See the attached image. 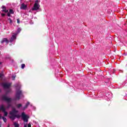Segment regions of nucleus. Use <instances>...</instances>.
<instances>
[{
    "label": "nucleus",
    "instance_id": "obj_1",
    "mask_svg": "<svg viewBox=\"0 0 127 127\" xmlns=\"http://www.w3.org/2000/svg\"><path fill=\"white\" fill-rule=\"evenodd\" d=\"M18 113V111L16 110L15 108H13L10 112V116H9V118L12 120V121H14L16 118V114Z\"/></svg>",
    "mask_w": 127,
    "mask_h": 127
},
{
    "label": "nucleus",
    "instance_id": "obj_2",
    "mask_svg": "<svg viewBox=\"0 0 127 127\" xmlns=\"http://www.w3.org/2000/svg\"><path fill=\"white\" fill-rule=\"evenodd\" d=\"M21 118L24 123H27L28 122V119H29V116L25 115L24 112H22L21 114Z\"/></svg>",
    "mask_w": 127,
    "mask_h": 127
},
{
    "label": "nucleus",
    "instance_id": "obj_3",
    "mask_svg": "<svg viewBox=\"0 0 127 127\" xmlns=\"http://www.w3.org/2000/svg\"><path fill=\"white\" fill-rule=\"evenodd\" d=\"M39 7H40V5H39V2L38 0H37L34 4V6L32 8V10H38V9H39Z\"/></svg>",
    "mask_w": 127,
    "mask_h": 127
},
{
    "label": "nucleus",
    "instance_id": "obj_4",
    "mask_svg": "<svg viewBox=\"0 0 127 127\" xmlns=\"http://www.w3.org/2000/svg\"><path fill=\"white\" fill-rule=\"evenodd\" d=\"M21 96H22V91L20 90H17L16 92L15 100H19Z\"/></svg>",
    "mask_w": 127,
    "mask_h": 127
},
{
    "label": "nucleus",
    "instance_id": "obj_5",
    "mask_svg": "<svg viewBox=\"0 0 127 127\" xmlns=\"http://www.w3.org/2000/svg\"><path fill=\"white\" fill-rule=\"evenodd\" d=\"M3 88L4 89H9L10 86H11V83H7L6 82L2 83L1 84Z\"/></svg>",
    "mask_w": 127,
    "mask_h": 127
},
{
    "label": "nucleus",
    "instance_id": "obj_6",
    "mask_svg": "<svg viewBox=\"0 0 127 127\" xmlns=\"http://www.w3.org/2000/svg\"><path fill=\"white\" fill-rule=\"evenodd\" d=\"M2 99L3 101H5L7 103H10L11 102V98H8L6 97V95L2 96Z\"/></svg>",
    "mask_w": 127,
    "mask_h": 127
},
{
    "label": "nucleus",
    "instance_id": "obj_7",
    "mask_svg": "<svg viewBox=\"0 0 127 127\" xmlns=\"http://www.w3.org/2000/svg\"><path fill=\"white\" fill-rule=\"evenodd\" d=\"M0 111H2V112H3V113H4V116L5 117H6V116H7V112H6V111H5V108H4V106H3V105H1L0 106Z\"/></svg>",
    "mask_w": 127,
    "mask_h": 127
},
{
    "label": "nucleus",
    "instance_id": "obj_8",
    "mask_svg": "<svg viewBox=\"0 0 127 127\" xmlns=\"http://www.w3.org/2000/svg\"><path fill=\"white\" fill-rule=\"evenodd\" d=\"M16 39V34H14L12 35V37H11L9 42H13L14 40H15Z\"/></svg>",
    "mask_w": 127,
    "mask_h": 127
},
{
    "label": "nucleus",
    "instance_id": "obj_9",
    "mask_svg": "<svg viewBox=\"0 0 127 127\" xmlns=\"http://www.w3.org/2000/svg\"><path fill=\"white\" fill-rule=\"evenodd\" d=\"M1 8L2 10H1V11L3 12H8V10H6V7L4 5H2L1 6Z\"/></svg>",
    "mask_w": 127,
    "mask_h": 127
},
{
    "label": "nucleus",
    "instance_id": "obj_10",
    "mask_svg": "<svg viewBox=\"0 0 127 127\" xmlns=\"http://www.w3.org/2000/svg\"><path fill=\"white\" fill-rule=\"evenodd\" d=\"M26 7H27V6H26V5H25V4H24V3H23L21 6H20V9H26Z\"/></svg>",
    "mask_w": 127,
    "mask_h": 127
},
{
    "label": "nucleus",
    "instance_id": "obj_11",
    "mask_svg": "<svg viewBox=\"0 0 127 127\" xmlns=\"http://www.w3.org/2000/svg\"><path fill=\"white\" fill-rule=\"evenodd\" d=\"M4 42H6V43L8 44L9 42L8 40L5 38H3L1 41V43L2 44L4 43Z\"/></svg>",
    "mask_w": 127,
    "mask_h": 127
},
{
    "label": "nucleus",
    "instance_id": "obj_12",
    "mask_svg": "<svg viewBox=\"0 0 127 127\" xmlns=\"http://www.w3.org/2000/svg\"><path fill=\"white\" fill-rule=\"evenodd\" d=\"M30 104V103L29 102H27L25 106L24 107L23 110H25V109H27V107H28V106H29Z\"/></svg>",
    "mask_w": 127,
    "mask_h": 127
},
{
    "label": "nucleus",
    "instance_id": "obj_13",
    "mask_svg": "<svg viewBox=\"0 0 127 127\" xmlns=\"http://www.w3.org/2000/svg\"><path fill=\"white\" fill-rule=\"evenodd\" d=\"M9 13L11 14H13V13H14V11H13V10H12V9H10L9 10Z\"/></svg>",
    "mask_w": 127,
    "mask_h": 127
},
{
    "label": "nucleus",
    "instance_id": "obj_14",
    "mask_svg": "<svg viewBox=\"0 0 127 127\" xmlns=\"http://www.w3.org/2000/svg\"><path fill=\"white\" fill-rule=\"evenodd\" d=\"M14 126L15 127H19V124H17L16 122L14 123Z\"/></svg>",
    "mask_w": 127,
    "mask_h": 127
},
{
    "label": "nucleus",
    "instance_id": "obj_15",
    "mask_svg": "<svg viewBox=\"0 0 127 127\" xmlns=\"http://www.w3.org/2000/svg\"><path fill=\"white\" fill-rule=\"evenodd\" d=\"M16 106L18 109H19V108H21V107H22V105H21V104H17Z\"/></svg>",
    "mask_w": 127,
    "mask_h": 127
},
{
    "label": "nucleus",
    "instance_id": "obj_16",
    "mask_svg": "<svg viewBox=\"0 0 127 127\" xmlns=\"http://www.w3.org/2000/svg\"><path fill=\"white\" fill-rule=\"evenodd\" d=\"M2 119L3 122H4V123H6V121H7V120L6 119V118H5V117H2Z\"/></svg>",
    "mask_w": 127,
    "mask_h": 127
},
{
    "label": "nucleus",
    "instance_id": "obj_17",
    "mask_svg": "<svg viewBox=\"0 0 127 127\" xmlns=\"http://www.w3.org/2000/svg\"><path fill=\"white\" fill-rule=\"evenodd\" d=\"M25 67V64H21V68H22V69H24Z\"/></svg>",
    "mask_w": 127,
    "mask_h": 127
},
{
    "label": "nucleus",
    "instance_id": "obj_18",
    "mask_svg": "<svg viewBox=\"0 0 127 127\" xmlns=\"http://www.w3.org/2000/svg\"><path fill=\"white\" fill-rule=\"evenodd\" d=\"M11 105H10V104H9V103H8V105H7V107H6V109H9V108H10V106H11Z\"/></svg>",
    "mask_w": 127,
    "mask_h": 127
},
{
    "label": "nucleus",
    "instance_id": "obj_19",
    "mask_svg": "<svg viewBox=\"0 0 127 127\" xmlns=\"http://www.w3.org/2000/svg\"><path fill=\"white\" fill-rule=\"evenodd\" d=\"M8 20H9V23H12V20H11V18H9Z\"/></svg>",
    "mask_w": 127,
    "mask_h": 127
},
{
    "label": "nucleus",
    "instance_id": "obj_20",
    "mask_svg": "<svg viewBox=\"0 0 127 127\" xmlns=\"http://www.w3.org/2000/svg\"><path fill=\"white\" fill-rule=\"evenodd\" d=\"M17 23L18 24L20 23V21L19 20V19H17Z\"/></svg>",
    "mask_w": 127,
    "mask_h": 127
},
{
    "label": "nucleus",
    "instance_id": "obj_21",
    "mask_svg": "<svg viewBox=\"0 0 127 127\" xmlns=\"http://www.w3.org/2000/svg\"><path fill=\"white\" fill-rule=\"evenodd\" d=\"M11 14H10V13L8 12V13H7V16H9V17L11 16Z\"/></svg>",
    "mask_w": 127,
    "mask_h": 127
},
{
    "label": "nucleus",
    "instance_id": "obj_22",
    "mask_svg": "<svg viewBox=\"0 0 127 127\" xmlns=\"http://www.w3.org/2000/svg\"><path fill=\"white\" fill-rule=\"evenodd\" d=\"M16 118H17V119H19V118H20V116H19V115H16Z\"/></svg>",
    "mask_w": 127,
    "mask_h": 127
},
{
    "label": "nucleus",
    "instance_id": "obj_23",
    "mask_svg": "<svg viewBox=\"0 0 127 127\" xmlns=\"http://www.w3.org/2000/svg\"><path fill=\"white\" fill-rule=\"evenodd\" d=\"M15 79V76H12V80H14Z\"/></svg>",
    "mask_w": 127,
    "mask_h": 127
},
{
    "label": "nucleus",
    "instance_id": "obj_24",
    "mask_svg": "<svg viewBox=\"0 0 127 127\" xmlns=\"http://www.w3.org/2000/svg\"><path fill=\"white\" fill-rule=\"evenodd\" d=\"M2 76H3V74L0 73V78H1V77H2Z\"/></svg>",
    "mask_w": 127,
    "mask_h": 127
},
{
    "label": "nucleus",
    "instance_id": "obj_25",
    "mask_svg": "<svg viewBox=\"0 0 127 127\" xmlns=\"http://www.w3.org/2000/svg\"><path fill=\"white\" fill-rule=\"evenodd\" d=\"M28 127H31V124H30V123L28 124Z\"/></svg>",
    "mask_w": 127,
    "mask_h": 127
},
{
    "label": "nucleus",
    "instance_id": "obj_26",
    "mask_svg": "<svg viewBox=\"0 0 127 127\" xmlns=\"http://www.w3.org/2000/svg\"><path fill=\"white\" fill-rule=\"evenodd\" d=\"M1 16H4V15H5V14H4V13H1Z\"/></svg>",
    "mask_w": 127,
    "mask_h": 127
},
{
    "label": "nucleus",
    "instance_id": "obj_27",
    "mask_svg": "<svg viewBox=\"0 0 127 127\" xmlns=\"http://www.w3.org/2000/svg\"><path fill=\"white\" fill-rule=\"evenodd\" d=\"M9 92H10V89H9V90L7 91V93H9Z\"/></svg>",
    "mask_w": 127,
    "mask_h": 127
},
{
    "label": "nucleus",
    "instance_id": "obj_28",
    "mask_svg": "<svg viewBox=\"0 0 127 127\" xmlns=\"http://www.w3.org/2000/svg\"><path fill=\"white\" fill-rule=\"evenodd\" d=\"M0 64H2V63H1V62H0Z\"/></svg>",
    "mask_w": 127,
    "mask_h": 127
},
{
    "label": "nucleus",
    "instance_id": "obj_29",
    "mask_svg": "<svg viewBox=\"0 0 127 127\" xmlns=\"http://www.w3.org/2000/svg\"><path fill=\"white\" fill-rule=\"evenodd\" d=\"M8 127H9V125H8Z\"/></svg>",
    "mask_w": 127,
    "mask_h": 127
},
{
    "label": "nucleus",
    "instance_id": "obj_30",
    "mask_svg": "<svg viewBox=\"0 0 127 127\" xmlns=\"http://www.w3.org/2000/svg\"><path fill=\"white\" fill-rule=\"evenodd\" d=\"M125 99H126V100H127V97H126V98H125Z\"/></svg>",
    "mask_w": 127,
    "mask_h": 127
}]
</instances>
